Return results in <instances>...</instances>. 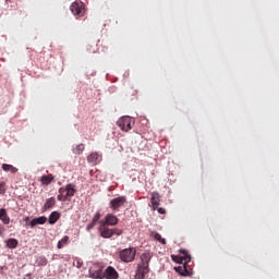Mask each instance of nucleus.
Wrapping results in <instances>:
<instances>
[{
    "mask_svg": "<svg viewBox=\"0 0 279 279\" xmlns=\"http://www.w3.org/2000/svg\"><path fill=\"white\" fill-rule=\"evenodd\" d=\"M157 211L159 213V215H166L167 214V210H165V208L162 207H157Z\"/></svg>",
    "mask_w": 279,
    "mask_h": 279,
    "instance_id": "c85d7f7f",
    "label": "nucleus"
},
{
    "mask_svg": "<svg viewBox=\"0 0 279 279\" xmlns=\"http://www.w3.org/2000/svg\"><path fill=\"white\" fill-rule=\"evenodd\" d=\"M84 149H85V146H84V144H78L76 147H75V149H74V154H82V151H84Z\"/></svg>",
    "mask_w": 279,
    "mask_h": 279,
    "instance_id": "393cba45",
    "label": "nucleus"
},
{
    "mask_svg": "<svg viewBox=\"0 0 279 279\" xmlns=\"http://www.w3.org/2000/svg\"><path fill=\"white\" fill-rule=\"evenodd\" d=\"M45 223H47V217L40 216L38 218H34L29 222V226H31V228H36V226H45Z\"/></svg>",
    "mask_w": 279,
    "mask_h": 279,
    "instance_id": "f8f14e48",
    "label": "nucleus"
},
{
    "mask_svg": "<svg viewBox=\"0 0 279 279\" xmlns=\"http://www.w3.org/2000/svg\"><path fill=\"white\" fill-rule=\"evenodd\" d=\"M153 236L156 241H159L162 245H167V240L162 239V235L158 232H153Z\"/></svg>",
    "mask_w": 279,
    "mask_h": 279,
    "instance_id": "5701e85b",
    "label": "nucleus"
},
{
    "mask_svg": "<svg viewBox=\"0 0 279 279\" xmlns=\"http://www.w3.org/2000/svg\"><path fill=\"white\" fill-rule=\"evenodd\" d=\"M98 230H99L100 236H102V239H111L112 229H110L106 226H100Z\"/></svg>",
    "mask_w": 279,
    "mask_h": 279,
    "instance_id": "ddd939ff",
    "label": "nucleus"
},
{
    "mask_svg": "<svg viewBox=\"0 0 279 279\" xmlns=\"http://www.w3.org/2000/svg\"><path fill=\"white\" fill-rule=\"evenodd\" d=\"M38 267H45L47 266V257L45 256H39L36 260Z\"/></svg>",
    "mask_w": 279,
    "mask_h": 279,
    "instance_id": "b1692460",
    "label": "nucleus"
},
{
    "mask_svg": "<svg viewBox=\"0 0 279 279\" xmlns=\"http://www.w3.org/2000/svg\"><path fill=\"white\" fill-rule=\"evenodd\" d=\"M99 219H101V213L97 211V213L94 215V217H93V219H92V222L97 223V221H99Z\"/></svg>",
    "mask_w": 279,
    "mask_h": 279,
    "instance_id": "a878e982",
    "label": "nucleus"
},
{
    "mask_svg": "<svg viewBox=\"0 0 279 279\" xmlns=\"http://www.w3.org/2000/svg\"><path fill=\"white\" fill-rule=\"evenodd\" d=\"M95 226H97V223L92 221L89 225H87V230H93V228H95Z\"/></svg>",
    "mask_w": 279,
    "mask_h": 279,
    "instance_id": "c756f323",
    "label": "nucleus"
},
{
    "mask_svg": "<svg viewBox=\"0 0 279 279\" xmlns=\"http://www.w3.org/2000/svg\"><path fill=\"white\" fill-rule=\"evenodd\" d=\"M5 245L9 250H16V247H19V240L10 238L5 241Z\"/></svg>",
    "mask_w": 279,
    "mask_h": 279,
    "instance_id": "dca6fc26",
    "label": "nucleus"
},
{
    "mask_svg": "<svg viewBox=\"0 0 279 279\" xmlns=\"http://www.w3.org/2000/svg\"><path fill=\"white\" fill-rule=\"evenodd\" d=\"M4 232H5V228L3 226H0V236H3Z\"/></svg>",
    "mask_w": 279,
    "mask_h": 279,
    "instance_id": "7c9ffc66",
    "label": "nucleus"
},
{
    "mask_svg": "<svg viewBox=\"0 0 279 279\" xmlns=\"http://www.w3.org/2000/svg\"><path fill=\"white\" fill-rule=\"evenodd\" d=\"M77 193V190H75V185L68 184L64 187L59 189V195L57 196V199L59 202H68V199H71Z\"/></svg>",
    "mask_w": 279,
    "mask_h": 279,
    "instance_id": "f03ea898",
    "label": "nucleus"
},
{
    "mask_svg": "<svg viewBox=\"0 0 279 279\" xmlns=\"http://www.w3.org/2000/svg\"><path fill=\"white\" fill-rule=\"evenodd\" d=\"M3 193H5V183L1 182L0 183V195H3Z\"/></svg>",
    "mask_w": 279,
    "mask_h": 279,
    "instance_id": "cd10ccee",
    "label": "nucleus"
},
{
    "mask_svg": "<svg viewBox=\"0 0 279 279\" xmlns=\"http://www.w3.org/2000/svg\"><path fill=\"white\" fill-rule=\"evenodd\" d=\"M69 244V235L63 236L57 244L58 250H62L64 245Z\"/></svg>",
    "mask_w": 279,
    "mask_h": 279,
    "instance_id": "4be33fe9",
    "label": "nucleus"
},
{
    "mask_svg": "<svg viewBox=\"0 0 279 279\" xmlns=\"http://www.w3.org/2000/svg\"><path fill=\"white\" fill-rule=\"evenodd\" d=\"M24 221H29V217H26V218L24 219Z\"/></svg>",
    "mask_w": 279,
    "mask_h": 279,
    "instance_id": "2f4dec72",
    "label": "nucleus"
},
{
    "mask_svg": "<svg viewBox=\"0 0 279 279\" xmlns=\"http://www.w3.org/2000/svg\"><path fill=\"white\" fill-rule=\"evenodd\" d=\"M53 206H56V197H50V198H48V199L45 202V204H44V206H43V210H44V211H45V210H49V209L53 208Z\"/></svg>",
    "mask_w": 279,
    "mask_h": 279,
    "instance_id": "a211bd4d",
    "label": "nucleus"
},
{
    "mask_svg": "<svg viewBox=\"0 0 279 279\" xmlns=\"http://www.w3.org/2000/svg\"><path fill=\"white\" fill-rule=\"evenodd\" d=\"M56 177H53V174H44L41 175L39 182H41V184L44 186H49V184H51V182L54 180Z\"/></svg>",
    "mask_w": 279,
    "mask_h": 279,
    "instance_id": "2eb2a0df",
    "label": "nucleus"
},
{
    "mask_svg": "<svg viewBox=\"0 0 279 279\" xmlns=\"http://www.w3.org/2000/svg\"><path fill=\"white\" fill-rule=\"evenodd\" d=\"M104 274H105L104 267L99 265H94L93 267L89 268V278L104 279L105 278Z\"/></svg>",
    "mask_w": 279,
    "mask_h": 279,
    "instance_id": "6e6552de",
    "label": "nucleus"
},
{
    "mask_svg": "<svg viewBox=\"0 0 279 279\" xmlns=\"http://www.w3.org/2000/svg\"><path fill=\"white\" fill-rule=\"evenodd\" d=\"M121 263H134L136 259V247H129L119 252Z\"/></svg>",
    "mask_w": 279,
    "mask_h": 279,
    "instance_id": "7ed1b4c3",
    "label": "nucleus"
},
{
    "mask_svg": "<svg viewBox=\"0 0 279 279\" xmlns=\"http://www.w3.org/2000/svg\"><path fill=\"white\" fill-rule=\"evenodd\" d=\"M153 254L150 252L142 253L140 256V263L135 270L134 279H145V276L151 271L149 263H151Z\"/></svg>",
    "mask_w": 279,
    "mask_h": 279,
    "instance_id": "f257e3e1",
    "label": "nucleus"
},
{
    "mask_svg": "<svg viewBox=\"0 0 279 279\" xmlns=\"http://www.w3.org/2000/svg\"><path fill=\"white\" fill-rule=\"evenodd\" d=\"M128 203V198L125 196H120L112 198L109 203V208L113 210V213H119L120 208H123L125 204Z\"/></svg>",
    "mask_w": 279,
    "mask_h": 279,
    "instance_id": "39448f33",
    "label": "nucleus"
},
{
    "mask_svg": "<svg viewBox=\"0 0 279 279\" xmlns=\"http://www.w3.org/2000/svg\"><path fill=\"white\" fill-rule=\"evenodd\" d=\"M119 223V218L112 214H108L104 220L99 221L100 226H117Z\"/></svg>",
    "mask_w": 279,
    "mask_h": 279,
    "instance_id": "1a4fd4ad",
    "label": "nucleus"
},
{
    "mask_svg": "<svg viewBox=\"0 0 279 279\" xmlns=\"http://www.w3.org/2000/svg\"><path fill=\"white\" fill-rule=\"evenodd\" d=\"M87 161L90 162L92 165H99V162H101V157L97 153H92L87 157Z\"/></svg>",
    "mask_w": 279,
    "mask_h": 279,
    "instance_id": "4468645a",
    "label": "nucleus"
},
{
    "mask_svg": "<svg viewBox=\"0 0 279 279\" xmlns=\"http://www.w3.org/2000/svg\"><path fill=\"white\" fill-rule=\"evenodd\" d=\"M70 10L72 14L76 16V19H82L86 12V5L82 0H76L70 5Z\"/></svg>",
    "mask_w": 279,
    "mask_h": 279,
    "instance_id": "20e7f679",
    "label": "nucleus"
},
{
    "mask_svg": "<svg viewBox=\"0 0 279 279\" xmlns=\"http://www.w3.org/2000/svg\"><path fill=\"white\" fill-rule=\"evenodd\" d=\"M174 270L177 274H180V276H189V269H186V264H183V266L174 267Z\"/></svg>",
    "mask_w": 279,
    "mask_h": 279,
    "instance_id": "aec40b11",
    "label": "nucleus"
},
{
    "mask_svg": "<svg viewBox=\"0 0 279 279\" xmlns=\"http://www.w3.org/2000/svg\"><path fill=\"white\" fill-rule=\"evenodd\" d=\"M171 258L173 263H179V265H187V263H191V255L185 250H181L180 255H172Z\"/></svg>",
    "mask_w": 279,
    "mask_h": 279,
    "instance_id": "423d86ee",
    "label": "nucleus"
},
{
    "mask_svg": "<svg viewBox=\"0 0 279 279\" xmlns=\"http://www.w3.org/2000/svg\"><path fill=\"white\" fill-rule=\"evenodd\" d=\"M0 221L8 226L10 223V216H8V211L5 209H0Z\"/></svg>",
    "mask_w": 279,
    "mask_h": 279,
    "instance_id": "6ab92c4d",
    "label": "nucleus"
},
{
    "mask_svg": "<svg viewBox=\"0 0 279 279\" xmlns=\"http://www.w3.org/2000/svg\"><path fill=\"white\" fill-rule=\"evenodd\" d=\"M150 204L153 207V210H156L160 206V194L158 192H153L150 194Z\"/></svg>",
    "mask_w": 279,
    "mask_h": 279,
    "instance_id": "9b49d317",
    "label": "nucleus"
},
{
    "mask_svg": "<svg viewBox=\"0 0 279 279\" xmlns=\"http://www.w3.org/2000/svg\"><path fill=\"white\" fill-rule=\"evenodd\" d=\"M104 276L106 279H119V272L112 266L105 269Z\"/></svg>",
    "mask_w": 279,
    "mask_h": 279,
    "instance_id": "9d476101",
    "label": "nucleus"
},
{
    "mask_svg": "<svg viewBox=\"0 0 279 279\" xmlns=\"http://www.w3.org/2000/svg\"><path fill=\"white\" fill-rule=\"evenodd\" d=\"M132 123L134 122L130 116H124L117 121V125H119L122 132H130L132 130Z\"/></svg>",
    "mask_w": 279,
    "mask_h": 279,
    "instance_id": "0eeeda50",
    "label": "nucleus"
},
{
    "mask_svg": "<svg viewBox=\"0 0 279 279\" xmlns=\"http://www.w3.org/2000/svg\"><path fill=\"white\" fill-rule=\"evenodd\" d=\"M121 236V234H123V230L121 229H112V236Z\"/></svg>",
    "mask_w": 279,
    "mask_h": 279,
    "instance_id": "bb28decb",
    "label": "nucleus"
},
{
    "mask_svg": "<svg viewBox=\"0 0 279 279\" xmlns=\"http://www.w3.org/2000/svg\"><path fill=\"white\" fill-rule=\"evenodd\" d=\"M2 170L5 171L7 173H19V168H16L10 163H3Z\"/></svg>",
    "mask_w": 279,
    "mask_h": 279,
    "instance_id": "f3484780",
    "label": "nucleus"
},
{
    "mask_svg": "<svg viewBox=\"0 0 279 279\" xmlns=\"http://www.w3.org/2000/svg\"><path fill=\"white\" fill-rule=\"evenodd\" d=\"M58 219H60V213L58 211H52L48 218V221L51 226H53V223H56V221H58Z\"/></svg>",
    "mask_w": 279,
    "mask_h": 279,
    "instance_id": "412c9836",
    "label": "nucleus"
}]
</instances>
